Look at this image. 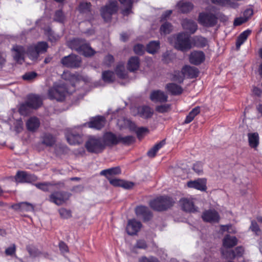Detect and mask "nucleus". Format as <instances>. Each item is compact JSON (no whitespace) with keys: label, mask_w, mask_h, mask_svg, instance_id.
Masks as SVG:
<instances>
[{"label":"nucleus","mask_w":262,"mask_h":262,"mask_svg":"<svg viewBox=\"0 0 262 262\" xmlns=\"http://www.w3.org/2000/svg\"><path fill=\"white\" fill-rule=\"evenodd\" d=\"M61 63L67 68H76L80 66L81 59L78 56L71 54L63 57Z\"/></svg>","instance_id":"obj_9"},{"label":"nucleus","mask_w":262,"mask_h":262,"mask_svg":"<svg viewBox=\"0 0 262 262\" xmlns=\"http://www.w3.org/2000/svg\"><path fill=\"white\" fill-rule=\"evenodd\" d=\"M159 41H151L147 44L146 47V51L150 54H155L160 49Z\"/></svg>","instance_id":"obj_36"},{"label":"nucleus","mask_w":262,"mask_h":262,"mask_svg":"<svg viewBox=\"0 0 262 262\" xmlns=\"http://www.w3.org/2000/svg\"><path fill=\"white\" fill-rule=\"evenodd\" d=\"M184 74L182 72L179 71H174L172 74L171 79L173 81H177L179 83H182L184 80Z\"/></svg>","instance_id":"obj_48"},{"label":"nucleus","mask_w":262,"mask_h":262,"mask_svg":"<svg viewBox=\"0 0 262 262\" xmlns=\"http://www.w3.org/2000/svg\"><path fill=\"white\" fill-rule=\"evenodd\" d=\"M105 123V119L104 117L97 116L93 118L90 122L83 124V126L99 130L104 126Z\"/></svg>","instance_id":"obj_14"},{"label":"nucleus","mask_w":262,"mask_h":262,"mask_svg":"<svg viewBox=\"0 0 262 262\" xmlns=\"http://www.w3.org/2000/svg\"><path fill=\"white\" fill-rule=\"evenodd\" d=\"M173 27L170 23L165 22L161 26L160 32L162 35L169 34L172 30Z\"/></svg>","instance_id":"obj_42"},{"label":"nucleus","mask_w":262,"mask_h":262,"mask_svg":"<svg viewBox=\"0 0 262 262\" xmlns=\"http://www.w3.org/2000/svg\"><path fill=\"white\" fill-rule=\"evenodd\" d=\"M134 51L138 55H142L144 51V47L141 44H137L134 46Z\"/></svg>","instance_id":"obj_57"},{"label":"nucleus","mask_w":262,"mask_h":262,"mask_svg":"<svg viewBox=\"0 0 262 262\" xmlns=\"http://www.w3.org/2000/svg\"><path fill=\"white\" fill-rule=\"evenodd\" d=\"M221 253L225 259H233L242 257L244 253V249L241 246L236 247L234 250L222 249Z\"/></svg>","instance_id":"obj_11"},{"label":"nucleus","mask_w":262,"mask_h":262,"mask_svg":"<svg viewBox=\"0 0 262 262\" xmlns=\"http://www.w3.org/2000/svg\"><path fill=\"white\" fill-rule=\"evenodd\" d=\"M135 212L138 216L141 217L144 221H148L152 217V213L147 207L144 206H137Z\"/></svg>","instance_id":"obj_19"},{"label":"nucleus","mask_w":262,"mask_h":262,"mask_svg":"<svg viewBox=\"0 0 262 262\" xmlns=\"http://www.w3.org/2000/svg\"><path fill=\"white\" fill-rule=\"evenodd\" d=\"M148 130L147 128L139 127L136 130V134L138 138L140 139L142 136Z\"/></svg>","instance_id":"obj_63"},{"label":"nucleus","mask_w":262,"mask_h":262,"mask_svg":"<svg viewBox=\"0 0 262 262\" xmlns=\"http://www.w3.org/2000/svg\"><path fill=\"white\" fill-rule=\"evenodd\" d=\"M249 145L252 148H256L259 144V136L257 133H249L247 135Z\"/></svg>","instance_id":"obj_32"},{"label":"nucleus","mask_w":262,"mask_h":262,"mask_svg":"<svg viewBox=\"0 0 262 262\" xmlns=\"http://www.w3.org/2000/svg\"><path fill=\"white\" fill-rule=\"evenodd\" d=\"M14 59L18 63H23L25 60L26 50L24 46L15 45L12 49Z\"/></svg>","instance_id":"obj_12"},{"label":"nucleus","mask_w":262,"mask_h":262,"mask_svg":"<svg viewBox=\"0 0 262 262\" xmlns=\"http://www.w3.org/2000/svg\"><path fill=\"white\" fill-rule=\"evenodd\" d=\"M239 6V4L235 1H232L231 0H225L224 3V7H227L231 8H237Z\"/></svg>","instance_id":"obj_55"},{"label":"nucleus","mask_w":262,"mask_h":262,"mask_svg":"<svg viewBox=\"0 0 262 262\" xmlns=\"http://www.w3.org/2000/svg\"><path fill=\"white\" fill-rule=\"evenodd\" d=\"M68 91L64 84L54 83L53 86L48 91V97L51 99H55L58 101H62L64 100Z\"/></svg>","instance_id":"obj_3"},{"label":"nucleus","mask_w":262,"mask_h":262,"mask_svg":"<svg viewBox=\"0 0 262 262\" xmlns=\"http://www.w3.org/2000/svg\"><path fill=\"white\" fill-rule=\"evenodd\" d=\"M193 170L199 175L203 173V164L200 162L194 163L192 167Z\"/></svg>","instance_id":"obj_51"},{"label":"nucleus","mask_w":262,"mask_h":262,"mask_svg":"<svg viewBox=\"0 0 262 262\" xmlns=\"http://www.w3.org/2000/svg\"><path fill=\"white\" fill-rule=\"evenodd\" d=\"M85 146L86 150L91 153L99 154L105 149L101 137L91 136L85 142Z\"/></svg>","instance_id":"obj_4"},{"label":"nucleus","mask_w":262,"mask_h":262,"mask_svg":"<svg viewBox=\"0 0 262 262\" xmlns=\"http://www.w3.org/2000/svg\"><path fill=\"white\" fill-rule=\"evenodd\" d=\"M42 143L47 146H52L55 143V140L51 135L45 134L43 137Z\"/></svg>","instance_id":"obj_49"},{"label":"nucleus","mask_w":262,"mask_h":262,"mask_svg":"<svg viewBox=\"0 0 262 262\" xmlns=\"http://www.w3.org/2000/svg\"><path fill=\"white\" fill-rule=\"evenodd\" d=\"M174 47L181 51H186L191 48V42L189 35L184 32L179 33L177 35Z\"/></svg>","instance_id":"obj_7"},{"label":"nucleus","mask_w":262,"mask_h":262,"mask_svg":"<svg viewBox=\"0 0 262 262\" xmlns=\"http://www.w3.org/2000/svg\"><path fill=\"white\" fill-rule=\"evenodd\" d=\"M91 5L90 3H81L79 6V11L81 13H88L90 12Z\"/></svg>","instance_id":"obj_47"},{"label":"nucleus","mask_w":262,"mask_h":262,"mask_svg":"<svg viewBox=\"0 0 262 262\" xmlns=\"http://www.w3.org/2000/svg\"><path fill=\"white\" fill-rule=\"evenodd\" d=\"M114 57L110 54L106 56L103 60L104 64L109 67L111 66V64L114 62Z\"/></svg>","instance_id":"obj_56"},{"label":"nucleus","mask_w":262,"mask_h":262,"mask_svg":"<svg viewBox=\"0 0 262 262\" xmlns=\"http://www.w3.org/2000/svg\"><path fill=\"white\" fill-rule=\"evenodd\" d=\"M182 209L185 212H194L197 208L194 206L192 198H182L180 201Z\"/></svg>","instance_id":"obj_16"},{"label":"nucleus","mask_w":262,"mask_h":262,"mask_svg":"<svg viewBox=\"0 0 262 262\" xmlns=\"http://www.w3.org/2000/svg\"><path fill=\"white\" fill-rule=\"evenodd\" d=\"M179 10L182 13H187L193 8V5L189 2H180L177 4Z\"/></svg>","instance_id":"obj_35"},{"label":"nucleus","mask_w":262,"mask_h":262,"mask_svg":"<svg viewBox=\"0 0 262 262\" xmlns=\"http://www.w3.org/2000/svg\"><path fill=\"white\" fill-rule=\"evenodd\" d=\"M200 109L199 107L197 106L193 108L186 116L184 123L188 124L191 122L194 117L200 113Z\"/></svg>","instance_id":"obj_40"},{"label":"nucleus","mask_w":262,"mask_h":262,"mask_svg":"<svg viewBox=\"0 0 262 262\" xmlns=\"http://www.w3.org/2000/svg\"><path fill=\"white\" fill-rule=\"evenodd\" d=\"M219 13L212 12H205L199 14L198 22L202 26L210 28L214 27L218 22Z\"/></svg>","instance_id":"obj_5"},{"label":"nucleus","mask_w":262,"mask_h":262,"mask_svg":"<svg viewBox=\"0 0 262 262\" xmlns=\"http://www.w3.org/2000/svg\"><path fill=\"white\" fill-rule=\"evenodd\" d=\"M205 59V55L202 51H193L189 55L190 63L194 65L201 64Z\"/></svg>","instance_id":"obj_21"},{"label":"nucleus","mask_w":262,"mask_h":262,"mask_svg":"<svg viewBox=\"0 0 262 262\" xmlns=\"http://www.w3.org/2000/svg\"><path fill=\"white\" fill-rule=\"evenodd\" d=\"M68 46L85 57H89L95 54V51L84 39L74 38L68 42Z\"/></svg>","instance_id":"obj_1"},{"label":"nucleus","mask_w":262,"mask_h":262,"mask_svg":"<svg viewBox=\"0 0 262 262\" xmlns=\"http://www.w3.org/2000/svg\"><path fill=\"white\" fill-rule=\"evenodd\" d=\"M33 46L39 54L45 53L48 48V45L45 41L38 42L36 44L33 45Z\"/></svg>","instance_id":"obj_44"},{"label":"nucleus","mask_w":262,"mask_h":262,"mask_svg":"<svg viewBox=\"0 0 262 262\" xmlns=\"http://www.w3.org/2000/svg\"><path fill=\"white\" fill-rule=\"evenodd\" d=\"M27 101L32 109H37L42 104V99L37 95H28Z\"/></svg>","instance_id":"obj_22"},{"label":"nucleus","mask_w":262,"mask_h":262,"mask_svg":"<svg viewBox=\"0 0 262 262\" xmlns=\"http://www.w3.org/2000/svg\"><path fill=\"white\" fill-rule=\"evenodd\" d=\"M195 42L197 46L204 47L207 45V40L202 36H199L195 38Z\"/></svg>","instance_id":"obj_50"},{"label":"nucleus","mask_w":262,"mask_h":262,"mask_svg":"<svg viewBox=\"0 0 262 262\" xmlns=\"http://www.w3.org/2000/svg\"><path fill=\"white\" fill-rule=\"evenodd\" d=\"M182 72L184 76H187L189 78H195L198 76V69L194 67L186 66L182 69Z\"/></svg>","instance_id":"obj_25"},{"label":"nucleus","mask_w":262,"mask_h":262,"mask_svg":"<svg viewBox=\"0 0 262 262\" xmlns=\"http://www.w3.org/2000/svg\"><path fill=\"white\" fill-rule=\"evenodd\" d=\"M40 125V121L39 119L35 117H31L26 122L27 128L30 132H35L38 129Z\"/></svg>","instance_id":"obj_27"},{"label":"nucleus","mask_w":262,"mask_h":262,"mask_svg":"<svg viewBox=\"0 0 262 262\" xmlns=\"http://www.w3.org/2000/svg\"><path fill=\"white\" fill-rule=\"evenodd\" d=\"M174 201L169 196L163 195L157 197L149 203L151 209L158 211L165 210L172 206Z\"/></svg>","instance_id":"obj_2"},{"label":"nucleus","mask_w":262,"mask_h":262,"mask_svg":"<svg viewBox=\"0 0 262 262\" xmlns=\"http://www.w3.org/2000/svg\"><path fill=\"white\" fill-rule=\"evenodd\" d=\"M204 221L209 223H217L220 220L219 213L214 209H209L205 211L202 215Z\"/></svg>","instance_id":"obj_13"},{"label":"nucleus","mask_w":262,"mask_h":262,"mask_svg":"<svg viewBox=\"0 0 262 262\" xmlns=\"http://www.w3.org/2000/svg\"><path fill=\"white\" fill-rule=\"evenodd\" d=\"M142 224L135 219L129 220L126 226V231L129 235L136 234L141 229Z\"/></svg>","instance_id":"obj_18"},{"label":"nucleus","mask_w":262,"mask_h":262,"mask_svg":"<svg viewBox=\"0 0 262 262\" xmlns=\"http://www.w3.org/2000/svg\"><path fill=\"white\" fill-rule=\"evenodd\" d=\"M32 109L28 104V102H26L20 104L19 107V112L21 115L26 116L30 112V110Z\"/></svg>","instance_id":"obj_45"},{"label":"nucleus","mask_w":262,"mask_h":262,"mask_svg":"<svg viewBox=\"0 0 262 262\" xmlns=\"http://www.w3.org/2000/svg\"><path fill=\"white\" fill-rule=\"evenodd\" d=\"M12 208L20 211H32L34 210L33 205L28 202H21L18 204H14Z\"/></svg>","instance_id":"obj_28"},{"label":"nucleus","mask_w":262,"mask_h":262,"mask_svg":"<svg viewBox=\"0 0 262 262\" xmlns=\"http://www.w3.org/2000/svg\"><path fill=\"white\" fill-rule=\"evenodd\" d=\"M237 244V239L236 237L226 235L223 240V248L222 249H227V248H232Z\"/></svg>","instance_id":"obj_26"},{"label":"nucleus","mask_w":262,"mask_h":262,"mask_svg":"<svg viewBox=\"0 0 262 262\" xmlns=\"http://www.w3.org/2000/svg\"><path fill=\"white\" fill-rule=\"evenodd\" d=\"M183 28L188 31L190 33H194L198 29L197 24L193 20L185 19L182 22Z\"/></svg>","instance_id":"obj_24"},{"label":"nucleus","mask_w":262,"mask_h":262,"mask_svg":"<svg viewBox=\"0 0 262 262\" xmlns=\"http://www.w3.org/2000/svg\"><path fill=\"white\" fill-rule=\"evenodd\" d=\"M37 76V73L34 72H29L26 73L23 76L24 80L27 81H31L35 79Z\"/></svg>","instance_id":"obj_53"},{"label":"nucleus","mask_w":262,"mask_h":262,"mask_svg":"<svg viewBox=\"0 0 262 262\" xmlns=\"http://www.w3.org/2000/svg\"><path fill=\"white\" fill-rule=\"evenodd\" d=\"M165 144V141H162L156 144L153 147L150 149L147 152V155L149 157H154L158 151Z\"/></svg>","instance_id":"obj_39"},{"label":"nucleus","mask_w":262,"mask_h":262,"mask_svg":"<svg viewBox=\"0 0 262 262\" xmlns=\"http://www.w3.org/2000/svg\"><path fill=\"white\" fill-rule=\"evenodd\" d=\"M107 179L109 180L110 184L112 185L115 186H121L122 180L117 179H112L111 178H108Z\"/></svg>","instance_id":"obj_60"},{"label":"nucleus","mask_w":262,"mask_h":262,"mask_svg":"<svg viewBox=\"0 0 262 262\" xmlns=\"http://www.w3.org/2000/svg\"><path fill=\"white\" fill-rule=\"evenodd\" d=\"M15 251L16 246L14 244H13L5 250V253L7 255L12 256L15 254Z\"/></svg>","instance_id":"obj_59"},{"label":"nucleus","mask_w":262,"mask_h":262,"mask_svg":"<svg viewBox=\"0 0 262 262\" xmlns=\"http://www.w3.org/2000/svg\"><path fill=\"white\" fill-rule=\"evenodd\" d=\"M66 136L68 143L71 145L80 144L83 141L81 134L75 133L73 130H68Z\"/></svg>","instance_id":"obj_17"},{"label":"nucleus","mask_w":262,"mask_h":262,"mask_svg":"<svg viewBox=\"0 0 262 262\" xmlns=\"http://www.w3.org/2000/svg\"><path fill=\"white\" fill-rule=\"evenodd\" d=\"M59 213L61 217L64 219H68L71 216V211L65 208H60L59 210Z\"/></svg>","instance_id":"obj_54"},{"label":"nucleus","mask_w":262,"mask_h":262,"mask_svg":"<svg viewBox=\"0 0 262 262\" xmlns=\"http://www.w3.org/2000/svg\"><path fill=\"white\" fill-rule=\"evenodd\" d=\"M70 193L64 191H55L49 196L48 201L58 206L65 203L70 198Z\"/></svg>","instance_id":"obj_6"},{"label":"nucleus","mask_w":262,"mask_h":262,"mask_svg":"<svg viewBox=\"0 0 262 262\" xmlns=\"http://www.w3.org/2000/svg\"><path fill=\"white\" fill-rule=\"evenodd\" d=\"M121 4L125 7L122 10V14L124 15H128L132 13L133 3L137 0H119Z\"/></svg>","instance_id":"obj_31"},{"label":"nucleus","mask_w":262,"mask_h":262,"mask_svg":"<svg viewBox=\"0 0 262 262\" xmlns=\"http://www.w3.org/2000/svg\"><path fill=\"white\" fill-rule=\"evenodd\" d=\"M120 173V168L119 167H116L103 170L100 172V174L105 176L108 179V178H111V176L113 175L118 174Z\"/></svg>","instance_id":"obj_33"},{"label":"nucleus","mask_w":262,"mask_h":262,"mask_svg":"<svg viewBox=\"0 0 262 262\" xmlns=\"http://www.w3.org/2000/svg\"><path fill=\"white\" fill-rule=\"evenodd\" d=\"M119 143H122L124 144L129 145L134 142L135 139L132 136H127L122 137L121 135L118 136Z\"/></svg>","instance_id":"obj_46"},{"label":"nucleus","mask_w":262,"mask_h":262,"mask_svg":"<svg viewBox=\"0 0 262 262\" xmlns=\"http://www.w3.org/2000/svg\"><path fill=\"white\" fill-rule=\"evenodd\" d=\"M170 107V105L169 104H164L157 106L156 108V111L163 113L168 111Z\"/></svg>","instance_id":"obj_58"},{"label":"nucleus","mask_w":262,"mask_h":262,"mask_svg":"<svg viewBox=\"0 0 262 262\" xmlns=\"http://www.w3.org/2000/svg\"><path fill=\"white\" fill-rule=\"evenodd\" d=\"M189 188H194L200 191H205L206 187V180L205 179L199 178L194 181H190L187 183Z\"/></svg>","instance_id":"obj_20"},{"label":"nucleus","mask_w":262,"mask_h":262,"mask_svg":"<svg viewBox=\"0 0 262 262\" xmlns=\"http://www.w3.org/2000/svg\"><path fill=\"white\" fill-rule=\"evenodd\" d=\"M15 181L17 183H31L35 182L37 177L33 174L25 171H18L15 177Z\"/></svg>","instance_id":"obj_10"},{"label":"nucleus","mask_w":262,"mask_h":262,"mask_svg":"<svg viewBox=\"0 0 262 262\" xmlns=\"http://www.w3.org/2000/svg\"><path fill=\"white\" fill-rule=\"evenodd\" d=\"M140 66V60L138 57L133 56L129 58L127 62V69L130 72L137 71Z\"/></svg>","instance_id":"obj_29"},{"label":"nucleus","mask_w":262,"mask_h":262,"mask_svg":"<svg viewBox=\"0 0 262 262\" xmlns=\"http://www.w3.org/2000/svg\"><path fill=\"white\" fill-rule=\"evenodd\" d=\"M59 248L60 251L62 253H67L69 251L68 247L63 242H60L59 243Z\"/></svg>","instance_id":"obj_64"},{"label":"nucleus","mask_w":262,"mask_h":262,"mask_svg":"<svg viewBox=\"0 0 262 262\" xmlns=\"http://www.w3.org/2000/svg\"><path fill=\"white\" fill-rule=\"evenodd\" d=\"M64 15L61 10H58L55 12L54 20L59 23H63L64 20Z\"/></svg>","instance_id":"obj_52"},{"label":"nucleus","mask_w":262,"mask_h":262,"mask_svg":"<svg viewBox=\"0 0 262 262\" xmlns=\"http://www.w3.org/2000/svg\"><path fill=\"white\" fill-rule=\"evenodd\" d=\"M104 147L105 148L106 146H111L119 143L118 136L111 133L106 132L101 138Z\"/></svg>","instance_id":"obj_15"},{"label":"nucleus","mask_w":262,"mask_h":262,"mask_svg":"<svg viewBox=\"0 0 262 262\" xmlns=\"http://www.w3.org/2000/svg\"><path fill=\"white\" fill-rule=\"evenodd\" d=\"M34 185L39 189L43 191H49L52 189V187L54 186V184L49 182L39 183L35 184Z\"/></svg>","instance_id":"obj_43"},{"label":"nucleus","mask_w":262,"mask_h":262,"mask_svg":"<svg viewBox=\"0 0 262 262\" xmlns=\"http://www.w3.org/2000/svg\"><path fill=\"white\" fill-rule=\"evenodd\" d=\"M150 98L151 101L155 102H165L167 101L168 96L164 92L156 90L151 93Z\"/></svg>","instance_id":"obj_23"},{"label":"nucleus","mask_w":262,"mask_h":262,"mask_svg":"<svg viewBox=\"0 0 262 262\" xmlns=\"http://www.w3.org/2000/svg\"><path fill=\"white\" fill-rule=\"evenodd\" d=\"M138 112L140 116L143 118H150L152 114L153 111L149 106H143L138 108Z\"/></svg>","instance_id":"obj_34"},{"label":"nucleus","mask_w":262,"mask_h":262,"mask_svg":"<svg viewBox=\"0 0 262 262\" xmlns=\"http://www.w3.org/2000/svg\"><path fill=\"white\" fill-rule=\"evenodd\" d=\"M115 72L118 77L120 78L125 79L127 76V72L125 69L124 64L122 63L117 66Z\"/></svg>","instance_id":"obj_38"},{"label":"nucleus","mask_w":262,"mask_h":262,"mask_svg":"<svg viewBox=\"0 0 262 262\" xmlns=\"http://www.w3.org/2000/svg\"><path fill=\"white\" fill-rule=\"evenodd\" d=\"M23 123L21 120H17L15 124V130L16 133L20 132L23 129Z\"/></svg>","instance_id":"obj_61"},{"label":"nucleus","mask_w":262,"mask_h":262,"mask_svg":"<svg viewBox=\"0 0 262 262\" xmlns=\"http://www.w3.org/2000/svg\"><path fill=\"white\" fill-rule=\"evenodd\" d=\"M102 79L105 82L112 83L115 79V75L113 71H105L102 72Z\"/></svg>","instance_id":"obj_37"},{"label":"nucleus","mask_w":262,"mask_h":262,"mask_svg":"<svg viewBox=\"0 0 262 262\" xmlns=\"http://www.w3.org/2000/svg\"><path fill=\"white\" fill-rule=\"evenodd\" d=\"M117 2L116 1H110L109 3L101 9V14L105 21H108L112 18L113 14L118 11Z\"/></svg>","instance_id":"obj_8"},{"label":"nucleus","mask_w":262,"mask_h":262,"mask_svg":"<svg viewBox=\"0 0 262 262\" xmlns=\"http://www.w3.org/2000/svg\"><path fill=\"white\" fill-rule=\"evenodd\" d=\"M26 53L29 58L33 60L37 59L39 55V53L33 45L28 47Z\"/></svg>","instance_id":"obj_41"},{"label":"nucleus","mask_w":262,"mask_h":262,"mask_svg":"<svg viewBox=\"0 0 262 262\" xmlns=\"http://www.w3.org/2000/svg\"><path fill=\"white\" fill-rule=\"evenodd\" d=\"M166 89L173 95H180L183 92V89L181 86L173 83L167 84Z\"/></svg>","instance_id":"obj_30"},{"label":"nucleus","mask_w":262,"mask_h":262,"mask_svg":"<svg viewBox=\"0 0 262 262\" xmlns=\"http://www.w3.org/2000/svg\"><path fill=\"white\" fill-rule=\"evenodd\" d=\"M139 262H159V260L154 257H142L140 260Z\"/></svg>","instance_id":"obj_62"}]
</instances>
